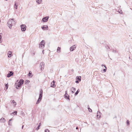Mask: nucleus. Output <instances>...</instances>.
<instances>
[{
    "label": "nucleus",
    "mask_w": 132,
    "mask_h": 132,
    "mask_svg": "<svg viewBox=\"0 0 132 132\" xmlns=\"http://www.w3.org/2000/svg\"><path fill=\"white\" fill-rule=\"evenodd\" d=\"M15 22L13 19H10L7 23V25L9 26L10 29L11 28L12 26L15 24Z\"/></svg>",
    "instance_id": "f257e3e1"
},
{
    "label": "nucleus",
    "mask_w": 132,
    "mask_h": 132,
    "mask_svg": "<svg viewBox=\"0 0 132 132\" xmlns=\"http://www.w3.org/2000/svg\"><path fill=\"white\" fill-rule=\"evenodd\" d=\"M45 44V41L44 40H42L39 44V48H42L44 47Z\"/></svg>",
    "instance_id": "f03ea898"
},
{
    "label": "nucleus",
    "mask_w": 132,
    "mask_h": 132,
    "mask_svg": "<svg viewBox=\"0 0 132 132\" xmlns=\"http://www.w3.org/2000/svg\"><path fill=\"white\" fill-rule=\"evenodd\" d=\"M24 80L22 79H20L18 82V87H20L23 83Z\"/></svg>",
    "instance_id": "7ed1b4c3"
},
{
    "label": "nucleus",
    "mask_w": 132,
    "mask_h": 132,
    "mask_svg": "<svg viewBox=\"0 0 132 132\" xmlns=\"http://www.w3.org/2000/svg\"><path fill=\"white\" fill-rule=\"evenodd\" d=\"M44 63L43 62L40 63V67L41 70H43L44 67Z\"/></svg>",
    "instance_id": "20e7f679"
},
{
    "label": "nucleus",
    "mask_w": 132,
    "mask_h": 132,
    "mask_svg": "<svg viewBox=\"0 0 132 132\" xmlns=\"http://www.w3.org/2000/svg\"><path fill=\"white\" fill-rule=\"evenodd\" d=\"M21 30L22 31H24L26 30V26L25 25L22 24L21 25Z\"/></svg>",
    "instance_id": "39448f33"
},
{
    "label": "nucleus",
    "mask_w": 132,
    "mask_h": 132,
    "mask_svg": "<svg viewBox=\"0 0 132 132\" xmlns=\"http://www.w3.org/2000/svg\"><path fill=\"white\" fill-rule=\"evenodd\" d=\"M10 73L7 75V77H9L11 76H13V72L12 71H10Z\"/></svg>",
    "instance_id": "423d86ee"
},
{
    "label": "nucleus",
    "mask_w": 132,
    "mask_h": 132,
    "mask_svg": "<svg viewBox=\"0 0 132 132\" xmlns=\"http://www.w3.org/2000/svg\"><path fill=\"white\" fill-rule=\"evenodd\" d=\"M49 18L48 16H46L43 18L42 21L44 22H47Z\"/></svg>",
    "instance_id": "0eeeda50"
},
{
    "label": "nucleus",
    "mask_w": 132,
    "mask_h": 132,
    "mask_svg": "<svg viewBox=\"0 0 132 132\" xmlns=\"http://www.w3.org/2000/svg\"><path fill=\"white\" fill-rule=\"evenodd\" d=\"M76 48L75 45H74L71 47L70 48V50L71 51H73Z\"/></svg>",
    "instance_id": "6e6552de"
},
{
    "label": "nucleus",
    "mask_w": 132,
    "mask_h": 132,
    "mask_svg": "<svg viewBox=\"0 0 132 132\" xmlns=\"http://www.w3.org/2000/svg\"><path fill=\"white\" fill-rule=\"evenodd\" d=\"M101 113L99 111H98L97 113V117L98 118H99L101 117Z\"/></svg>",
    "instance_id": "1a4fd4ad"
},
{
    "label": "nucleus",
    "mask_w": 132,
    "mask_h": 132,
    "mask_svg": "<svg viewBox=\"0 0 132 132\" xmlns=\"http://www.w3.org/2000/svg\"><path fill=\"white\" fill-rule=\"evenodd\" d=\"M54 81L53 80L51 84V87L54 88L55 87V85L54 84Z\"/></svg>",
    "instance_id": "9d476101"
},
{
    "label": "nucleus",
    "mask_w": 132,
    "mask_h": 132,
    "mask_svg": "<svg viewBox=\"0 0 132 132\" xmlns=\"http://www.w3.org/2000/svg\"><path fill=\"white\" fill-rule=\"evenodd\" d=\"M48 28V26L47 25H44L43 26L42 28L43 30H47Z\"/></svg>",
    "instance_id": "9b49d317"
},
{
    "label": "nucleus",
    "mask_w": 132,
    "mask_h": 132,
    "mask_svg": "<svg viewBox=\"0 0 132 132\" xmlns=\"http://www.w3.org/2000/svg\"><path fill=\"white\" fill-rule=\"evenodd\" d=\"M12 54V52L10 51H9L8 53V56L9 57H10L11 56V55Z\"/></svg>",
    "instance_id": "f8f14e48"
},
{
    "label": "nucleus",
    "mask_w": 132,
    "mask_h": 132,
    "mask_svg": "<svg viewBox=\"0 0 132 132\" xmlns=\"http://www.w3.org/2000/svg\"><path fill=\"white\" fill-rule=\"evenodd\" d=\"M6 121L5 119L4 118H2L0 119L1 122H4Z\"/></svg>",
    "instance_id": "ddd939ff"
},
{
    "label": "nucleus",
    "mask_w": 132,
    "mask_h": 132,
    "mask_svg": "<svg viewBox=\"0 0 132 132\" xmlns=\"http://www.w3.org/2000/svg\"><path fill=\"white\" fill-rule=\"evenodd\" d=\"M71 90L72 92V93H74L76 90V88L73 87H72L71 89Z\"/></svg>",
    "instance_id": "4468645a"
},
{
    "label": "nucleus",
    "mask_w": 132,
    "mask_h": 132,
    "mask_svg": "<svg viewBox=\"0 0 132 132\" xmlns=\"http://www.w3.org/2000/svg\"><path fill=\"white\" fill-rule=\"evenodd\" d=\"M76 78L77 80L80 81H81V77L80 76H77L76 77Z\"/></svg>",
    "instance_id": "2eb2a0df"
},
{
    "label": "nucleus",
    "mask_w": 132,
    "mask_h": 132,
    "mask_svg": "<svg viewBox=\"0 0 132 132\" xmlns=\"http://www.w3.org/2000/svg\"><path fill=\"white\" fill-rule=\"evenodd\" d=\"M36 2L38 4H40L42 2V0H36Z\"/></svg>",
    "instance_id": "dca6fc26"
},
{
    "label": "nucleus",
    "mask_w": 132,
    "mask_h": 132,
    "mask_svg": "<svg viewBox=\"0 0 132 132\" xmlns=\"http://www.w3.org/2000/svg\"><path fill=\"white\" fill-rule=\"evenodd\" d=\"M67 95L68 94H67V95L65 94V97L66 98H67V99H69V95L67 96Z\"/></svg>",
    "instance_id": "f3484780"
},
{
    "label": "nucleus",
    "mask_w": 132,
    "mask_h": 132,
    "mask_svg": "<svg viewBox=\"0 0 132 132\" xmlns=\"http://www.w3.org/2000/svg\"><path fill=\"white\" fill-rule=\"evenodd\" d=\"M2 33H0V43H1L2 42V40H1L2 36Z\"/></svg>",
    "instance_id": "a211bd4d"
},
{
    "label": "nucleus",
    "mask_w": 132,
    "mask_h": 132,
    "mask_svg": "<svg viewBox=\"0 0 132 132\" xmlns=\"http://www.w3.org/2000/svg\"><path fill=\"white\" fill-rule=\"evenodd\" d=\"M61 48L58 47L57 49V52H60Z\"/></svg>",
    "instance_id": "6ab92c4d"
},
{
    "label": "nucleus",
    "mask_w": 132,
    "mask_h": 132,
    "mask_svg": "<svg viewBox=\"0 0 132 132\" xmlns=\"http://www.w3.org/2000/svg\"><path fill=\"white\" fill-rule=\"evenodd\" d=\"M79 89H78L77 91L76 92L75 94V95H77L78 93H79Z\"/></svg>",
    "instance_id": "aec40b11"
},
{
    "label": "nucleus",
    "mask_w": 132,
    "mask_h": 132,
    "mask_svg": "<svg viewBox=\"0 0 132 132\" xmlns=\"http://www.w3.org/2000/svg\"><path fill=\"white\" fill-rule=\"evenodd\" d=\"M17 6L18 5H16V3L15 2V5L14 6V8H15L16 9H17Z\"/></svg>",
    "instance_id": "412c9836"
},
{
    "label": "nucleus",
    "mask_w": 132,
    "mask_h": 132,
    "mask_svg": "<svg viewBox=\"0 0 132 132\" xmlns=\"http://www.w3.org/2000/svg\"><path fill=\"white\" fill-rule=\"evenodd\" d=\"M42 94H39V97L42 98L43 96Z\"/></svg>",
    "instance_id": "4be33fe9"
},
{
    "label": "nucleus",
    "mask_w": 132,
    "mask_h": 132,
    "mask_svg": "<svg viewBox=\"0 0 132 132\" xmlns=\"http://www.w3.org/2000/svg\"><path fill=\"white\" fill-rule=\"evenodd\" d=\"M105 69H104L103 70V71L104 72H105L106 71V70H107V67H105Z\"/></svg>",
    "instance_id": "5701e85b"
},
{
    "label": "nucleus",
    "mask_w": 132,
    "mask_h": 132,
    "mask_svg": "<svg viewBox=\"0 0 132 132\" xmlns=\"http://www.w3.org/2000/svg\"><path fill=\"white\" fill-rule=\"evenodd\" d=\"M29 82H30V81L28 80H26L25 81V83L26 84V83H28Z\"/></svg>",
    "instance_id": "b1692460"
},
{
    "label": "nucleus",
    "mask_w": 132,
    "mask_h": 132,
    "mask_svg": "<svg viewBox=\"0 0 132 132\" xmlns=\"http://www.w3.org/2000/svg\"><path fill=\"white\" fill-rule=\"evenodd\" d=\"M5 86L6 88V89H8V84H6L5 85Z\"/></svg>",
    "instance_id": "393cba45"
},
{
    "label": "nucleus",
    "mask_w": 132,
    "mask_h": 132,
    "mask_svg": "<svg viewBox=\"0 0 132 132\" xmlns=\"http://www.w3.org/2000/svg\"><path fill=\"white\" fill-rule=\"evenodd\" d=\"M43 90L42 89H41L40 91V94H43Z\"/></svg>",
    "instance_id": "a878e982"
},
{
    "label": "nucleus",
    "mask_w": 132,
    "mask_h": 132,
    "mask_svg": "<svg viewBox=\"0 0 132 132\" xmlns=\"http://www.w3.org/2000/svg\"><path fill=\"white\" fill-rule=\"evenodd\" d=\"M12 103H13L15 105L16 104V103L14 100H13L12 101Z\"/></svg>",
    "instance_id": "bb28decb"
},
{
    "label": "nucleus",
    "mask_w": 132,
    "mask_h": 132,
    "mask_svg": "<svg viewBox=\"0 0 132 132\" xmlns=\"http://www.w3.org/2000/svg\"><path fill=\"white\" fill-rule=\"evenodd\" d=\"M17 113V112L16 111L14 112H12L11 114H15L16 115Z\"/></svg>",
    "instance_id": "cd10ccee"
},
{
    "label": "nucleus",
    "mask_w": 132,
    "mask_h": 132,
    "mask_svg": "<svg viewBox=\"0 0 132 132\" xmlns=\"http://www.w3.org/2000/svg\"><path fill=\"white\" fill-rule=\"evenodd\" d=\"M129 120H127V124L128 125H129Z\"/></svg>",
    "instance_id": "c85d7f7f"
},
{
    "label": "nucleus",
    "mask_w": 132,
    "mask_h": 132,
    "mask_svg": "<svg viewBox=\"0 0 132 132\" xmlns=\"http://www.w3.org/2000/svg\"><path fill=\"white\" fill-rule=\"evenodd\" d=\"M88 110L89 111V112H92V110L90 109V108H89V109H88Z\"/></svg>",
    "instance_id": "c756f323"
},
{
    "label": "nucleus",
    "mask_w": 132,
    "mask_h": 132,
    "mask_svg": "<svg viewBox=\"0 0 132 132\" xmlns=\"http://www.w3.org/2000/svg\"><path fill=\"white\" fill-rule=\"evenodd\" d=\"M39 127H40L38 125V126L37 127V128H36V130H38L39 129Z\"/></svg>",
    "instance_id": "7c9ffc66"
},
{
    "label": "nucleus",
    "mask_w": 132,
    "mask_h": 132,
    "mask_svg": "<svg viewBox=\"0 0 132 132\" xmlns=\"http://www.w3.org/2000/svg\"><path fill=\"white\" fill-rule=\"evenodd\" d=\"M49 130L47 129H46L45 130V132H49Z\"/></svg>",
    "instance_id": "2f4dec72"
},
{
    "label": "nucleus",
    "mask_w": 132,
    "mask_h": 132,
    "mask_svg": "<svg viewBox=\"0 0 132 132\" xmlns=\"http://www.w3.org/2000/svg\"><path fill=\"white\" fill-rule=\"evenodd\" d=\"M30 71L29 73L28 74V75L29 76H30V75H31L32 73L31 72H30Z\"/></svg>",
    "instance_id": "473e14b6"
},
{
    "label": "nucleus",
    "mask_w": 132,
    "mask_h": 132,
    "mask_svg": "<svg viewBox=\"0 0 132 132\" xmlns=\"http://www.w3.org/2000/svg\"><path fill=\"white\" fill-rule=\"evenodd\" d=\"M42 98H39H39H38V101H40H40H41V100H42Z\"/></svg>",
    "instance_id": "72a5a7b5"
},
{
    "label": "nucleus",
    "mask_w": 132,
    "mask_h": 132,
    "mask_svg": "<svg viewBox=\"0 0 132 132\" xmlns=\"http://www.w3.org/2000/svg\"><path fill=\"white\" fill-rule=\"evenodd\" d=\"M40 102V101H38V100L36 102V104H38Z\"/></svg>",
    "instance_id": "f704fd0d"
},
{
    "label": "nucleus",
    "mask_w": 132,
    "mask_h": 132,
    "mask_svg": "<svg viewBox=\"0 0 132 132\" xmlns=\"http://www.w3.org/2000/svg\"><path fill=\"white\" fill-rule=\"evenodd\" d=\"M79 81L77 80L75 82L77 83H79Z\"/></svg>",
    "instance_id": "c9c22d12"
},
{
    "label": "nucleus",
    "mask_w": 132,
    "mask_h": 132,
    "mask_svg": "<svg viewBox=\"0 0 132 132\" xmlns=\"http://www.w3.org/2000/svg\"><path fill=\"white\" fill-rule=\"evenodd\" d=\"M102 67H103V66H104V67H106L105 65H104V64H103L102 65Z\"/></svg>",
    "instance_id": "e433bc0d"
},
{
    "label": "nucleus",
    "mask_w": 132,
    "mask_h": 132,
    "mask_svg": "<svg viewBox=\"0 0 132 132\" xmlns=\"http://www.w3.org/2000/svg\"><path fill=\"white\" fill-rule=\"evenodd\" d=\"M119 12L120 13H122V11L121 10L120 11H119Z\"/></svg>",
    "instance_id": "4c0bfd02"
},
{
    "label": "nucleus",
    "mask_w": 132,
    "mask_h": 132,
    "mask_svg": "<svg viewBox=\"0 0 132 132\" xmlns=\"http://www.w3.org/2000/svg\"><path fill=\"white\" fill-rule=\"evenodd\" d=\"M12 120V119H10L9 121V122H10V121H11V120Z\"/></svg>",
    "instance_id": "58836bf2"
},
{
    "label": "nucleus",
    "mask_w": 132,
    "mask_h": 132,
    "mask_svg": "<svg viewBox=\"0 0 132 132\" xmlns=\"http://www.w3.org/2000/svg\"><path fill=\"white\" fill-rule=\"evenodd\" d=\"M89 108H89V105H88V109H89Z\"/></svg>",
    "instance_id": "ea45409f"
},
{
    "label": "nucleus",
    "mask_w": 132,
    "mask_h": 132,
    "mask_svg": "<svg viewBox=\"0 0 132 132\" xmlns=\"http://www.w3.org/2000/svg\"><path fill=\"white\" fill-rule=\"evenodd\" d=\"M8 124L9 125H10L11 126V124H10V122H9V123H8Z\"/></svg>",
    "instance_id": "a19ab883"
},
{
    "label": "nucleus",
    "mask_w": 132,
    "mask_h": 132,
    "mask_svg": "<svg viewBox=\"0 0 132 132\" xmlns=\"http://www.w3.org/2000/svg\"><path fill=\"white\" fill-rule=\"evenodd\" d=\"M67 91H66L65 92V94L66 95H67Z\"/></svg>",
    "instance_id": "79ce46f5"
},
{
    "label": "nucleus",
    "mask_w": 132,
    "mask_h": 132,
    "mask_svg": "<svg viewBox=\"0 0 132 132\" xmlns=\"http://www.w3.org/2000/svg\"><path fill=\"white\" fill-rule=\"evenodd\" d=\"M41 125V123H40L39 124V125H38V126H40Z\"/></svg>",
    "instance_id": "37998d69"
},
{
    "label": "nucleus",
    "mask_w": 132,
    "mask_h": 132,
    "mask_svg": "<svg viewBox=\"0 0 132 132\" xmlns=\"http://www.w3.org/2000/svg\"><path fill=\"white\" fill-rule=\"evenodd\" d=\"M23 127H24V125H23L22 126V129H23Z\"/></svg>",
    "instance_id": "c03bdc74"
},
{
    "label": "nucleus",
    "mask_w": 132,
    "mask_h": 132,
    "mask_svg": "<svg viewBox=\"0 0 132 132\" xmlns=\"http://www.w3.org/2000/svg\"><path fill=\"white\" fill-rule=\"evenodd\" d=\"M76 129H78V127H76Z\"/></svg>",
    "instance_id": "a18cd8bd"
},
{
    "label": "nucleus",
    "mask_w": 132,
    "mask_h": 132,
    "mask_svg": "<svg viewBox=\"0 0 132 132\" xmlns=\"http://www.w3.org/2000/svg\"><path fill=\"white\" fill-rule=\"evenodd\" d=\"M15 84H17V82H16Z\"/></svg>",
    "instance_id": "49530a36"
},
{
    "label": "nucleus",
    "mask_w": 132,
    "mask_h": 132,
    "mask_svg": "<svg viewBox=\"0 0 132 132\" xmlns=\"http://www.w3.org/2000/svg\"><path fill=\"white\" fill-rule=\"evenodd\" d=\"M16 88L18 89V88L17 87H16Z\"/></svg>",
    "instance_id": "de8ad7c7"
},
{
    "label": "nucleus",
    "mask_w": 132,
    "mask_h": 132,
    "mask_svg": "<svg viewBox=\"0 0 132 132\" xmlns=\"http://www.w3.org/2000/svg\"><path fill=\"white\" fill-rule=\"evenodd\" d=\"M113 52H114V50H113Z\"/></svg>",
    "instance_id": "09e8293b"
},
{
    "label": "nucleus",
    "mask_w": 132,
    "mask_h": 132,
    "mask_svg": "<svg viewBox=\"0 0 132 132\" xmlns=\"http://www.w3.org/2000/svg\"><path fill=\"white\" fill-rule=\"evenodd\" d=\"M113 52H114V50H113Z\"/></svg>",
    "instance_id": "8fccbe9b"
},
{
    "label": "nucleus",
    "mask_w": 132,
    "mask_h": 132,
    "mask_svg": "<svg viewBox=\"0 0 132 132\" xmlns=\"http://www.w3.org/2000/svg\"><path fill=\"white\" fill-rule=\"evenodd\" d=\"M18 80H17V82H18Z\"/></svg>",
    "instance_id": "3c124183"
},
{
    "label": "nucleus",
    "mask_w": 132,
    "mask_h": 132,
    "mask_svg": "<svg viewBox=\"0 0 132 132\" xmlns=\"http://www.w3.org/2000/svg\"><path fill=\"white\" fill-rule=\"evenodd\" d=\"M1 22V20H0V22Z\"/></svg>",
    "instance_id": "603ef678"
}]
</instances>
